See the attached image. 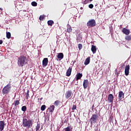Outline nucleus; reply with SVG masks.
<instances>
[{
    "instance_id": "1",
    "label": "nucleus",
    "mask_w": 131,
    "mask_h": 131,
    "mask_svg": "<svg viewBox=\"0 0 131 131\" xmlns=\"http://www.w3.org/2000/svg\"><path fill=\"white\" fill-rule=\"evenodd\" d=\"M28 59L26 56L21 55L18 58L17 64L19 67H23L27 63Z\"/></svg>"
},
{
    "instance_id": "2",
    "label": "nucleus",
    "mask_w": 131,
    "mask_h": 131,
    "mask_svg": "<svg viewBox=\"0 0 131 131\" xmlns=\"http://www.w3.org/2000/svg\"><path fill=\"white\" fill-rule=\"evenodd\" d=\"M33 125V123L32 122V120H28L26 118H24L23 119V126L24 127H27V128H30L32 127V125Z\"/></svg>"
},
{
    "instance_id": "3",
    "label": "nucleus",
    "mask_w": 131,
    "mask_h": 131,
    "mask_svg": "<svg viewBox=\"0 0 131 131\" xmlns=\"http://www.w3.org/2000/svg\"><path fill=\"white\" fill-rule=\"evenodd\" d=\"M12 89V85L11 84H7L2 90L3 95H8L11 92Z\"/></svg>"
},
{
    "instance_id": "4",
    "label": "nucleus",
    "mask_w": 131,
    "mask_h": 131,
    "mask_svg": "<svg viewBox=\"0 0 131 131\" xmlns=\"http://www.w3.org/2000/svg\"><path fill=\"white\" fill-rule=\"evenodd\" d=\"M98 119H99V116L97 114H93L91 118H90V122L91 124L97 123V121H98Z\"/></svg>"
},
{
    "instance_id": "5",
    "label": "nucleus",
    "mask_w": 131,
    "mask_h": 131,
    "mask_svg": "<svg viewBox=\"0 0 131 131\" xmlns=\"http://www.w3.org/2000/svg\"><path fill=\"white\" fill-rule=\"evenodd\" d=\"M96 20L95 19H91L87 22V26L90 28V27H95L96 26Z\"/></svg>"
},
{
    "instance_id": "6",
    "label": "nucleus",
    "mask_w": 131,
    "mask_h": 131,
    "mask_svg": "<svg viewBox=\"0 0 131 131\" xmlns=\"http://www.w3.org/2000/svg\"><path fill=\"white\" fill-rule=\"evenodd\" d=\"M72 96H73V93L71 90H68L65 93L66 99H69V98H72Z\"/></svg>"
},
{
    "instance_id": "7",
    "label": "nucleus",
    "mask_w": 131,
    "mask_h": 131,
    "mask_svg": "<svg viewBox=\"0 0 131 131\" xmlns=\"http://www.w3.org/2000/svg\"><path fill=\"white\" fill-rule=\"evenodd\" d=\"M118 99L119 101H121L122 99H124V93H123V92L120 91L119 92Z\"/></svg>"
},
{
    "instance_id": "8",
    "label": "nucleus",
    "mask_w": 131,
    "mask_h": 131,
    "mask_svg": "<svg viewBox=\"0 0 131 131\" xmlns=\"http://www.w3.org/2000/svg\"><path fill=\"white\" fill-rule=\"evenodd\" d=\"M49 63V59L48 58H43L42 60V67H46L47 66L48 63Z\"/></svg>"
},
{
    "instance_id": "9",
    "label": "nucleus",
    "mask_w": 131,
    "mask_h": 131,
    "mask_svg": "<svg viewBox=\"0 0 131 131\" xmlns=\"http://www.w3.org/2000/svg\"><path fill=\"white\" fill-rule=\"evenodd\" d=\"M122 32H123V33H124L126 35H128V34H129V33H130V31H129V30H128L125 28H123V29L122 30Z\"/></svg>"
},
{
    "instance_id": "10",
    "label": "nucleus",
    "mask_w": 131,
    "mask_h": 131,
    "mask_svg": "<svg viewBox=\"0 0 131 131\" xmlns=\"http://www.w3.org/2000/svg\"><path fill=\"white\" fill-rule=\"evenodd\" d=\"M129 74V65H127L125 68V75L127 76Z\"/></svg>"
},
{
    "instance_id": "11",
    "label": "nucleus",
    "mask_w": 131,
    "mask_h": 131,
    "mask_svg": "<svg viewBox=\"0 0 131 131\" xmlns=\"http://www.w3.org/2000/svg\"><path fill=\"white\" fill-rule=\"evenodd\" d=\"M89 85V80L86 79L84 80L83 82V86L84 89L88 88V86Z\"/></svg>"
},
{
    "instance_id": "12",
    "label": "nucleus",
    "mask_w": 131,
    "mask_h": 131,
    "mask_svg": "<svg viewBox=\"0 0 131 131\" xmlns=\"http://www.w3.org/2000/svg\"><path fill=\"white\" fill-rule=\"evenodd\" d=\"M114 99V97L113 96V95H112V94L108 95L107 100L110 103H113Z\"/></svg>"
},
{
    "instance_id": "13",
    "label": "nucleus",
    "mask_w": 131,
    "mask_h": 131,
    "mask_svg": "<svg viewBox=\"0 0 131 131\" xmlns=\"http://www.w3.org/2000/svg\"><path fill=\"white\" fill-rule=\"evenodd\" d=\"M5 128V122L4 121H0V131L4 130Z\"/></svg>"
},
{
    "instance_id": "14",
    "label": "nucleus",
    "mask_w": 131,
    "mask_h": 131,
    "mask_svg": "<svg viewBox=\"0 0 131 131\" xmlns=\"http://www.w3.org/2000/svg\"><path fill=\"white\" fill-rule=\"evenodd\" d=\"M72 72V68L69 67L66 73L67 76H70V75H71Z\"/></svg>"
},
{
    "instance_id": "15",
    "label": "nucleus",
    "mask_w": 131,
    "mask_h": 131,
    "mask_svg": "<svg viewBox=\"0 0 131 131\" xmlns=\"http://www.w3.org/2000/svg\"><path fill=\"white\" fill-rule=\"evenodd\" d=\"M91 51L93 54H96V52H97V47L96 46L92 45Z\"/></svg>"
},
{
    "instance_id": "16",
    "label": "nucleus",
    "mask_w": 131,
    "mask_h": 131,
    "mask_svg": "<svg viewBox=\"0 0 131 131\" xmlns=\"http://www.w3.org/2000/svg\"><path fill=\"white\" fill-rule=\"evenodd\" d=\"M67 32L68 33H70V32H72V28H71V26L70 25H67Z\"/></svg>"
},
{
    "instance_id": "17",
    "label": "nucleus",
    "mask_w": 131,
    "mask_h": 131,
    "mask_svg": "<svg viewBox=\"0 0 131 131\" xmlns=\"http://www.w3.org/2000/svg\"><path fill=\"white\" fill-rule=\"evenodd\" d=\"M57 58H58V59H60L59 61L62 60V59H63V58H64V54H63V53H58V55H57Z\"/></svg>"
},
{
    "instance_id": "18",
    "label": "nucleus",
    "mask_w": 131,
    "mask_h": 131,
    "mask_svg": "<svg viewBox=\"0 0 131 131\" xmlns=\"http://www.w3.org/2000/svg\"><path fill=\"white\" fill-rule=\"evenodd\" d=\"M90 61H91V57H88L84 61V65H89V64H90Z\"/></svg>"
},
{
    "instance_id": "19",
    "label": "nucleus",
    "mask_w": 131,
    "mask_h": 131,
    "mask_svg": "<svg viewBox=\"0 0 131 131\" xmlns=\"http://www.w3.org/2000/svg\"><path fill=\"white\" fill-rule=\"evenodd\" d=\"M82 77V74H81L80 73H77L76 75V80H79V79H81V78Z\"/></svg>"
},
{
    "instance_id": "20",
    "label": "nucleus",
    "mask_w": 131,
    "mask_h": 131,
    "mask_svg": "<svg viewBox=\"0 0 131 131\" xmlns=\"http://www.w3.org/2000/svg\"><path fill=\"white\" fill-rule=\"evenodd\" d=\"M60 103H61V101H60L59 100H57L54 102V105L56 107H58V106L60 105Z\"/></svg>"
},
{
    "instance_id": "21",
    "label": "nucleus",
    "mask_w": 131,
    "mask_h": 131,
    "mask_svg": "<svg viewBox=\"0 0 131 131\" xmlns=\"http://www.w3.org/2000/svg\"><path fill=\"white\" fill-rule=\"evenodd\" d=\"M48 110L49 112H54V110H55V105L50 106L49 108H48Z\"/></svg>"
},
{
    "instance_id": "22",
    "label": "nucleus",
    "mask_w": 131,
    "mask_h": 131,
    "mask_svg": "<svg viewBox=\"0 0 131 131\" xmlns=\"http://www.w3.org/2000/svg\"><path fill=\"white\" fill-rule=\"evenodd\" d=\"M53 24H54V21L52 20L48 21V25H49V26H53Z\"/></svg>"
},
{
    "instance_id": "23",
    "label": "nucleus",
    "mask_w": 131,
    "mask_h": 131,
    "mask_svg": "<svg viewBox=\"0 0 131 131\" xmlns=\"http://www.w3.org/2000/svg\"><path fill=\"white\" fill-rule=\"evenodd\" d=\"M6 37L8 39L11 38V33L10 32H6Z\"/></svg>"
},
{
    "instance_id": "24",
    "label": "nucleus",
    "mask_w": 131,
    "mask_h": 131,
    "mask_svg": "<svg viewBox=\"0 0 131 131\" xmlns=\"http://www.w3.org/2000/svg\"><path fill=\"white\" fill-rule=\"evenodd\" d=\"M125 39L126 40H131V35H127V36H125Z\"/></svg>"
},
{
    "instance_id": "25",
    "label": "nucleus",
    "mask_w": 131,
    "mask_h": 131,
    "mask_svg": "<svg viewBox=\"0 0 131 131\" xmlns=\"http://www.w3.org/2000/svg\"><path fill=\"white\" fill-rule=\"evenodd\" d=\"M14 106H18V105H19V104H20L19 100L14 101Z\"/></svg>"
},
{
    "instance_id": "26",
    "label": "nucleus",
    "mask_w": 131,
    "mask_h": 131,
    "mask_svg": "<svg viewBox=\"0 0 131 131\" xmlns=\"http://www.w3.org/2000/svg\"><path fill=\"white\" fill-rule=\"evenodd\" d=\"M46 108H47V106H46V105H43L41 106L40 110L41 111H45V110H46Z\"/></svg>"
},
{
    "instance_id": "27",
    "label": "nucleus",
    "mask_w": 131,
    "mask_h": 131,
    "mask_svg": "<svg viewBox=\"0 0 131 131\" xmlns=\"http://www.w3.org/2000/svg\"><path fill=\"white\" fill-rule=\"evenodd\" d=\"M31 5L33 7H37V3L34 1V2H32L31 3Z\"/></svg>"
},
{
    "instance_id": "28",
    "label": "nucleus",
    "mask_w": 131,
    "mask_h": 131,
    "mask_svg": "<svg viewBox=\"0 0 131 131\" xmlns=\"http://www.w3.org/2000/svg\"><path fill=\"white\" fill-rule=\"evenodd\" d=\"M26 95V98L27 99H29L30 98V96H29V90H28L27 92Z\"/></svg>"
},
{
    "instance_id": "29",
    "label": "nucleus",
    "mask_w": 131,
    "mask_h": 131,
    "mask_svg": "<svg viewBox=\"0 0 131 131\" xmlns=\"http://www.w3.org/2000/svg\"><path fill=\"white\" fill-rule=\"evenodd\" d=\"M21 110L24 112H25V111H26V110H27V107H26V106H23L21 107Z\"/></svg>"
},
{
    "instance_id": "30",
    "label": "nucleus",
    "mask_w": 131,
    "mask_h": 131,
    "mask_svg": "<svg viewBox=\"0 0 131 131\" xmlns=\"http://www.w3.org/2000/svg\"><path fill=\"white\" fill-rule=\"evenodd\" d=\"M39 128H40V124H37V126H36V130H39Z\"/></svg>"
},
{
    "instance_id": "31",
    "label": "nucleus",
    "mask_w": 131,
    "mask_h": 131,
    "mask_svg": "<svg viewBox=\"0 0 131 131\" xmlns=\"http://www.w3.org/2000/svg\"><path fill=\"white\" fill-rule=\"evenodd\" d=\"M40 21H42L45 19V16L43 15H40L39 18Z\"/></svg>"
},
{
    "instance_id": "32",
    "label": "nucleus",
    "mask_w": 131,
    "mask_h": 131,
    "mask_svg": "<svg viewBox=\"0 0 131 131\" xmlns=\"http://www.w3.org/2000/svg\"><path fill=\"white\" fill-rule=\"evenodd\" d=\"M78 49H79V51H80V50H81V49H82V45L81 43L78 44Z\"/></svg>"
},
{
    "instance_id": "33",
    "label": "nucleus",
    "mask_w": 131,
    "mask_h": 131,
    "mask_svg": "<svg viewBox=\"0 0 131 131\" xmlns=\"http://www.w3.org/2000/svg\"><path fill=\"white\" fill-rule=\"evenodd\" d=\"M65 131H71L70 129V126H68L67 127L64 128Z\"/></svg>"
},
{
    "instance_id": "34",
    "label": "nucleus",
    "mask_w": 131,
    "mask_h": 131,
    "mask_svg": "<svg viewBox=\"0 0 131 131\" xmlns=\"http://www.w3.org/2000/svg\"><path fill=\"white\" fill-rule=\"evenodd\" d=\"M76 110V105L73 104L72 107V110Z\"/></svg>"
},
{
    "instance_id": "35",
    "label": "nucleus",
    "mask_w": 131,
    "mask_h": 131,
    "mask_svg": "<svg viewBox=\"0 0 131 131\" xmlns=\"http://www.w3.org/2000/svg\"><path fill=\"white\" fill-rule=\"evenodd\" d=\"M89 8L90 9H93V8H94V5H93V4H90V5H89Z\"/></svg>"
},
{
    "instance_id": "36",
    "label": "nucleus",
    "mask_w": 131,
    "mask_h": 131,
    "mask_svg": "<svg viewBox=\"0 0 131 131\" xmlns=\"http://www.w3.org/2000/svg\"><path fill=\"white\" fill-rule=\"evenodd\" d=\"M95 107V105H92V111H93V110H94V107Z\"/></svg>"
},
{
    "instance_id": "37",
    "label": "nucleus",
    "mask_w": 131,
    "mask_h": 131,
    "mask_svg": "<svg viewBox=\"0 0 131 131\" xmlns=\"http://www.w3.org/2000/svg\"><path fill=\"white\" fill-rule=\"evenodd\" d=\"M0 45H3V40H0Z\"/></svg>"
},
{
    "instance_id": "38",
    "label": "nucleus",
    "mask_w": 131,
    "mask_h": 131,
    "mask_svg": "<svg viewBox=\"0 0 131 131\" xmlns=\"http://www.w3.org/2000/svg\"><path fill=\"white\" fill-rule=\"evenodd\" d=\"M0 10H1V11H3V8H0Z\"/></svg>"
},
{
    "instance_id": "39",
    "label": "nucleus",
    "mask_w": 131,
    "mask_h": 131,
    "mask_svg": "<svg viewBox=\"0 0 131 131\" xmlns=\"http://www.w3.org/2000/svg\"><path fill=\"white\" fill-rule=\"evenodd\" d=\"M40 101H41V100H42V98H41L40 99Z\"/></svg>"
},
{
    "instance_id": "40",
    "label": "nucleus",
    "mask_w": 131,
    "mask_h": 131,
    "mask_svg": "<svg viewBox=\"0 0 131 131\" xmlns=\"http://www.w3.org/2000/svg\"><path fill=\"white\" fill-rule=\"evenodd\" d=\"M90 2H93V0H89Z\"/></svg>"
},
{
    "instance_id": "41",
    "label": "nucleus",
    "mask_w": 131,
    "mask_h": 131,
    "mask_svg": "<svg viewBox=\"0 0 131 131\" xmlns=\"http://www.w3.org/2000/svg\"><path fill=\"white\" fill-rule=\"evenodd\" d=\"M80 9H81V10H82V7H81V8H80Z\"/></svg>"
}]
</instances>
